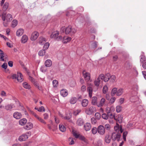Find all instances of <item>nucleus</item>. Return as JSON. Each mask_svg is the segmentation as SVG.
Wrapping results in <instances>:
<instances>
[{"mask_svg": "<svg viewBox=\"0 0 146 146\" xmlns=\"http://www.w3.org/2000/svg\"><path fill=\"white\" fill-rule=\"evenodd\" d=\"M59 34V33L58 31H56L53 32L52 33L50 36V38H54L56 40L58 41L61 40L62 39V37L61 36H58Z\"/></svg>", "mask_w": 146, "mask_h": 146, "instance_id": "obj_1", "label": "nucleus"}, {"mask_svg": "<svg viewBox=\"0 0 146 146\" xmlns=\"http://www.w3.org/2000/svg\"><path fill=\"white\" fill-rule=\"evenodd\" d=\"M8 60L7 56L2 50L0 49V61L6 62Z\"/></svg>", "mask_w": 146, "mask_h": 146, "instance_id": "obj_2", "label": "nucleus"}, {"mask_svg": "<svg viewBox=\"0 0 146 146\" xmlns=\"http://www.w3.org/2000/svg\"><path fill=\"white\" fill-rule=\"evenodd\" d=\"M121 136L120 133H118L117 132H113L112 133L111 135V138L113 141L117 140L119 141Z\"/></svg>", "mask_w": 146, "mask_h": 146, "instance_id": "obj_3", "label": "nucleus"}, {"mask_svg": "<svg viewBox=\"0 0 146 146\" xmlns=\"http://www.w3.org/2000/svg\"><path fill=\"white\" fill-rule=\"evenodd\" d=\"M5 14L3 13L2 15V18L3 21H5L6 19L7 21H10L13 19L12 15L10 14H8L5 17Z\"/></svg>", "mask_w": 146, "mask_h": 146, "instance_id": "obj_4", "label": "nucleus"}, {"mask_svg": "<svg viewBox=\"0 0 146 146\" xmlns=\"http://www.w3.org/2000/svg\"><path fill=\"white\" fill-rule=\"evenodd\" d=\"M96 110V109L94 107L91 106L86 110L85 112L87 114L90 115L95 111Z\"/></svg>", "mask_w": 146, "mask_h": 146, "instance_id": "obj_5", "label": "nucleus"}, {"mask_svg": "<svg viewBox=\"0 0 146 146\" xmlns=\"http://www.w3.org/2000/svg\"><path fill=\"white\" fill-rule=\"evenodd\" d=\"M98 132L100 135H103L105 133V129L102 125H100L98 127Z\"/></svg>", "mask_w": 146, "mask_h": 146, "instance_id": "obj_6", "label": "nucleus"}, {"mask_svg": "<svg viewBox=\"0 0 146 146\" xmlns=\"http://www.w3.org/2000/svg\"><path fill=\"white\" fill-rule=\"evenodd\" d=\"M83 74L84 78L86 81H88L90 80V75L89 73L86 72L85 70H84L83 72Z\"/></svg>", "mask_w": 146, "mask_h": 146, "instance_id": "obj_7", "label": "nucleus"}, {"mask_svg": "<svg viewBox=\"0 0 146 146\" xmlns=\"http://www.w3.org/2000/svg\"><path fill=\"white\" fill-rule=\"evenodd\" d=\"M38 35V33L36 31H35L32 34L31 39V40H35L37 38Z\"/></svg>", "mask_w": 146, "mask_h": 146, "instance_id": "obj_8", "label": "nucleus"}, {"mask_svg": "<svg viewBox=\"0 0 146 146\" xmlns=\"http://www.w3.org/2000/svg\"><path fill=\"white\" fill-rule=\"evenodd\" d=\"M28 138V135L25 134H23L20 136L19 138V140L21 141H24L27 139Z\"/></svg>", "mask_w": 146, "mask_h": 146, "instance_id": "obj_9", "label": "nucleus"}, {"mask_svg": "<svg viewBox=\"0 0 146 146\" xmlns=\"http://www.w3.org/2000/svg\"><path fill=\"white\" fill-rule=\"evenodd\" d=\"M17 80L18 82H21L23 81V76L21 73L19 72L17 73Z\"/></svg>", "mask_w": 146, "mask_h": 146, "instance_id": "obj_10", "label": "nucleus"}, {"mask_svg": "<svg viewBox=\"0 0 146 146\" xmlns=\"http://www.w3.org/2000/svg\"><path fill=\"white\" fill-rule=\"evenodd\" d=\"M61 95L63 97H66L68 95V91L66 89H62L60 91Z\"/></svg>", "mask_w": 146, "mask_h": 146, "instance_id": "obj_11", "label": "nucleus"}, {"mask_svg": "<svg viewBox=\"0 0 146 146\" xmlns=\"http://www.w3.org/2000/svg\"><path fill=\"white\" fill-rule=\"evenodd\" d=\"M33 127V124L31 123H28L27 125L24 127L25 129L27 130H30Z\"/></svg>", "mask_w": 146, "mask_h": 146, "instance_id": "obj_12", "label": "nucleus"}, {"mask_svg": "<svg viewBox=\"0 0 146 146\" xmlns=\"http://www.w3.org/2000/svg\"><path fill=\"white\" fill-rule=\"evenodd\" d=\"M46 41V39L42 37H40L38 39V43L40 45H43Z\"/></svg>", "mask_w": 146, "mask_h": 146, "instance_id": "obj_13", "label": "nucleus"}, {"mask_svg": "<svg viewBox=\"0 0 146 146\" xmlns=\"http://www.w3.org/2000/svg\"><path fill=\"white\" fill-rule=\"evenodd\" d=\"M60 115L63 119L67 120L70 119L72 117V114L71 113L67 114L65 116H63L62 114H60Z\"/></svg>", "mask_w": 146, "mask_h": 146, "instance_id": "obj_14", "label": "nucleus"}, {"mask_svg": "<svg viewBox=\"0 0 146 146\" xmlns=\"http://www.w3.org/2000/svg\"><path fill=\"white\" fill-rule=\"evenodd\" d=\"M13 116L15 118L17 119H20L22 116L21 113L17 112H15L13 113Z\"/></svg>", "mask_w": 146, "mask_h": 146, "instance_id": "obj_15", "label": "nucleus"}, {"mask_svg": "<svg viewBox=\"0 0 146 146\" xmlns=\"http://www.w3.org/2000/svg\"><path fill=\"white\" fill-rule=\"evenodd\" d=\"M15 107L14 105L12 104H7L5 106V109L7 111H11V109Z\"/></svg>", "mask_w": 146, "mask_h": 146, "instance_id": "obj_16", "label": "nucleus"}, {"mask_svg": "<svg viewBox=\"0 0 146 146\" xmlns=\"http://www.w3.org/2000/svg\"><path fill=\"white\" fill-rule=\"evenodd\" d=\"M52 62L50 59H47L45 62V65L47 67H50L52 65Z\"/></svg>", "mask_w": 146, "mask_h": 146, "instance_id": "obj_17", "label": "nucleus"}, {"mask_svg": "<svg viewBox=\"0 0 146 146\" xmlns=\"http://www.w3.org/2000/svg\"><path fill=\"white\" fill-rule=\"evenodd\" d=\"M71 40V38L69 36H65L63 37V42L64 43H66Z\"/></svg>", "mask_w": 146, "mask_h": 146, "instance_id": "obj_18", "label": "nucleus"}, {"mask_svg": "<svg viewBox=\"0 0 146 146\" xmlns=\"http://www.w3.org/2000/svg\"><path fill=\"white\" fill-rule=\"evenodd\" d=\"M84 127L86 131H88L91 129V124L89 123H87L84 125Z\"/></svg>", "mask_w": 146, "mask_h": 146, "instance_id": "obj_19", "label": "nucleus"}, {"mask_svg": "<svg viewBox=\"0 0 146 146\" xmlns=\"http://www.w3.org/2000/svg\"><path fill=\"white\" fill-rule=\"evenodd\" d=\"M28 39V36L26 35H23L21 38V42L23 43H25L27 42Z\"/></svg>", "mask_w": 146, "mask_h": 146, "instance_id": "obj_20", "label": "nucleus"}, {"mask_svg": "<svg viewBox=\"0 0 146 146\" xmlns=\"http://www.w3.org/2000/svg\"><path fill=\"white\" fill-rule=\"evenodd\" d=\"M27 120L25 118H23L19 121V124L21 125H24L27 122Z\"/></svg>", "mask_w": 146, "mask_h": 146, "instance_id": "obj_21", "label": "nucleus"}, {"mask_svg": "<svg viewBox=\"0 0 146 146\" xmlns=\"http://www.w3.org/2000/svg\"><path fill=\"white\" fill-rule=\"evenodd\" d=\"M107 114L108 116V118L109 117L110 119L114 118L115 120H117V119L116 118L115 115H113L110 111L108 112Z\"/></svg>", "mask_w": 146, "mask_h": 146, "instance_id": "obj_22", "label": "nucleus"}, {"mask_svg": "<svg viewBox=\"0 0 146 146\" xmlns=\"http://www.w3.org/2000/svg\"><path fill=\"white\" fill-rule=\"evenodd\" d=\"M84 122L83 120L81 118L78 119L76 121L77 124L78 125L80 126L84 124Z\"/></svg>", "mask_w": 146, "mask_h": 146, "instance_id": "obj_23", "label": "nucleus"}, {"mask_svg": "<svg viewBox=\"0 0 146 146\" xmlns=\"http://www.w3.org/2000/svg\"><path fill=\"white\" fill-rule=\"evenodd\" d=\"M24 30L23 29H18L16 32L17 36H21L23 33Z\"/></svg>", "mask_w": 146, "mask_h": 146, "instance_id": "obj_24", "label": "nucleus"}, {"mask_svg": "<svg viewBox=\"0 0 146 146\" xmlns=\"http://www.w3.org/2000/svg\"><path fill=\"white\" fill-rule=\"evenodd\" d=\"M106 100L104 98H102L100 101V103L98 104L97 106L98 107H101L104 104Z\"/></svg>", "mask_w": 146, "mask_h": 146, "instance_id": "obj_25", "label": "nucleus"}, {"mask_svg": "<svg viewBox=\"0 0 146 146\" xmlns=\"http://www.w3.org/2000/svg\"><path fill=\"white\" fill-rule=\"evenodd\" d=\"M88 103V101L87 99H84L82 102V105L83 107H86Z\"/></svg>", "mask_w": 146, "mask_h": 146, "instance_id": "obj_26", "label": "nucleus"}, {"mask_svg": "<svg viewBox=\"0 0 146 146\" xmlns=\"http://www.w3.org/2000/svg\"><path fill=\"white\" fill-rule=\"evenodd\" d=\"M47 67L45 65L41 66L40 69V71L43 73L46 72L47 70Z\"/></svg>", "mask_w": 146, "mask_h": 146, "instance_id": "obj_27", "label": "nucleus"}, {"mask_svg": "<svg viewBox=\"0 0 146 146\" xmlns=\"http://www.w3.org/2000/svg\"><path fill=\"white\" fill-rule=\"evenodd\" d=\"M87 91L89 93V96L91 98L92 96V88L90 87H89L87 88Z\"/></svg>", "mask_w": 146, "mask_h": 146, "instance_id": "obj_28", "label": "nucleus"}, {"mask_svg": "<svg viewBox=\"0 0 146 146\" xmlns=\"http://www.w3.org/2000/svg\"><path fill=\"white\" fill-rule=\"evenodd\" d=\"M59 129L62 132H64L65 131L66 128L62 124H60L59 125Z\"/></svg>", "mask_w": 146, "mask_h": 146, "instance_id": "obj_29", "label": "nucleus"}, {"mask_svg": "<svg viewBox=\"0 0 146 146\" xmlns=\"http://www.w3.org/2000/svg\"><path fill=\"white\" fill-rule=\"evenodd\" d=\"M97 98L96 97L94 96L92 98V103L94 105L97 104Z\"/></svg>", "mask_w": 146, "mask_h": 146, "instance_id": "obj_30", "label": "nucleus"}, {"mask_svg": "<svg viewBox=\"0 0 146 146\" xmlns=\"http://www.w3.org/2000/svg\"><path fill=\"white\" fill-rule=\"evenodd\" d=\"M23 85L24 87L27 89H29L31 88L30 85L26 82L23 83Z\"/></svg>", "mask_w": 146, "mask_h": 146, "instance_id": "obj_31", "label": "nucleus"}, {"mask_svg": "<svg viewBox=\"0 0 146 146\" xmlns=\"http://www.w3.org/2000/svg\"><path fill=\"white\" fill-rule=\"evenodd\" d=\"M123 92V90L122 88H120L117 91L116 95L117 96L121 95Z\"/></svg>", "mask_w": 146, "mask_h": 146, "instance_id": "obj_32", "label": "nucleus"}, {"mask_svg": "<svg viewBox=\"0 0 146 146\" xmlns=\"http://www.w3.org/2000/svg\"><path fill=\"white\" fill-rule=\"evenodd\" d=\"M75 14V12L72 10H69L68 13L66 14V15L67 16H69L71 15L72 16L73 15H74Z\"/></svg>", "mask_w": 146, "mask_h": 146, "instance_id": "obj_33", "label": "nucleus"}, {"mask_svg": "<svg viewBox=\"0 0 146 146\" xmlns=\"http://www.w3.org/2000/svg\"><path fill=\"white\" fill-rule=\"evenodd\" d=\"M110 74L109 73H107L104 75V81L105 82H108L110 79Z\"/></svg>", "mask_w": 146, "mask_h": 146, "instance_id": "obj_34", "label": "nucleus"}, {"mask_svg": "<svg viewBox=\"0 0 146 146\" xmlns=\"http://www.w3.org/2000/svg\"><path fill=\"white\" fill-rule=\"evenodd\" d=\"M71 26H69L65 29V33L66 34H68L71 32Z\"/></svg>", "mask_w": 146, "mask_h": 146, "instance_id": "obj_35", "label": "nucleus"}, {"mask_svg": "<svg viewBox=\"0 0 146 146\" xmlns=\"http://www.w3.org/2000/svg\"><path fill=\"white\" fill-rule=\"evenodd\" d=\"M30 113L31 114L33 115L34 116L36 119L38 120L40 117L38 115L35 113L33 111H30Z\"/></svg>", "mask_w": 146, "mask_h": 146, "instance_id": "obj_36", "label": "nucleus"}, {"mask_svg": "<svg viewBox=\"0 0 146 146\" xmlns=\"http://www.w3.org/2000/svg\"><path fill=\"white\" fill-rule=\"evenodd\" d=\"M111 138L110 136L109 135H106L105 138V141L107 143H109L111 141Z\"/></svg>", "mask_w": 146, "mask_h": 146, "instance_id": "obj_37", "label": "nucleus"}, {"mask_svg": "<svg viewBox=\"0 0 146 146\" xmlns=\"http://www.w3.org/2000/svg\"><path fill=\"white\" fill-rule=\"evenodd\" d=\"M9 4L8 3L6 2L3 5V10L4 11H5L7 10L9 7Z\"/></svg>", "mask_w": 146, "mask_h": 146, "instance_id": "obj_38", "label": "nucleus"}, {"mask_svg": "<svg viewBox=\"0 0 146 146\" xmlns=\"http://www.w3.org/2000/svg\"><path fill=\"white\" fill-rule=\"evenodd\" d=\"M138 99V97L137 96H132L130 98V101L131 102H135Z\"/></svg>", "mask_w": 146, "mask_h": 146, "instance_id": "obj_39", "label": "nucleus"}, {"mask_svg": "<svg viewBox=\"0 0 146 146\" xmlns=\"http://www.w3.org/2000/svg\"><path fill=\"white\" fill-rule=\"evenodd\" d=\"M77 99L76 97L72 98L70 100V102L72 104H74L76 102Z\"/></svg>", "mask_w": 146, "mask_h": 146, "instance_id": "obj_40", "label": "nucleus"}, {"mask_svg": "<svg viewBox=\"0 0 146 146\" xmlns=\"http://www.w3.org/2000/svg\"><path fill=\"white\" fill-rule=\"evenodd\" d=\"M46 51L44 49H42L39 51L38 53V55L40 56H42L45 54Z\"/></svg>", "mask_w": 146, "mask_h": 146, "instance_id": "obj_41", "label": "nucleus"}, {"mask_svg": "<svg viewBox=\"0 0 146 146\" xmlns=\"http://www.w3.org/2000/svg\"><path fill=\"white\" fill-rule=\"evenodd\" d=\"M117 88H113L112 90L111 94L112 96H114L115 94H116L117 92Z\"/></svg>", "mask_w": 146, "mask_h": 146, "instance_id": "obj_42", "label": "nucleus"}, {"mask_svg": "<svg viewBox=\"0 0 146 146\" xmlns=\"http://www.w3.org/2000/svg\"><path fill=\"white\" fill-rule=\"evenodd\" d=\"M115 77L114 75H110L109 80H110L111 82H114L115 81Z\"/></svg>", "mask_w": 146, "mask_h": 146, "instance_id": "obj_43", "label": "nucleus"}, {"mask_svg": "<svg viewBox=\"0 0 146 146\" xmlns=\"http://www.w3.org/2000/svg\"><path fill=\"white\" fill-rule=\"evenodd\" d=\"M100 81V80H99L97 78L94 81L95 85L97 87H98L99 85Z\"/></svg>", "mask_w": 146, "mask_h": 146, "instance_id": "obj_44", "label": "nucleus"}, {"mask_svg": "<svg viewBox=\"0 0 146 146\" xmlns=\"http://www.w3.org/2000/svg\"><path fill=\"white\" fill-rule=\"evenodd\" d=\"M52 84L54 87H56L58 85V82L56 80H54L52 81Z\"/></svg>", "mask_w": 146, "mask_h": 146, "instance_id": "obj_45", "label": "nucleus"}, {"mask_svg": "<svg viewBox=\"0 0 146 146\" xmlns=\"http://www.w3.org/2000/svg\"><path fill=\"white\" fill-rule=\"evenodd\" d=\"M102 141L101 140H98L96 143L95 145V146H102Z\"/></svg>", "mask_w": 146, "mask_h": 146, "instance_id": "obj_46", "label": "nucleus"}, {"mask_svg": "<svg viewBox=\"0 0 146 146\" xmlns=\"http://www.w3.org/2000/svg\"><path fill=\"white\" fill-rule=\"evenodd\" d=\"M17 24V21L16 20H14L12 22V26L13 27H15Z\"/></svg>", "mask_w": 146, "mask_h": 146, "instance_id": "obj_47", "label": "nucleus"}, {"mask_svg": "<svg viewBox=\"0 0 146 146\" xmlns=\"http://www.w3.org/2000/svg\"><path fill=\"white\" fill-rule=\"evenodd\" d=\"M145 61V56L142 54L141 56V59L140 61L142 63H143Z\"/></svg>", "mask_w": 146, "mask_h": 146, "instance_id": "obj_48", "label": "nucleus"}, {"mask_svg": "<svg viewBox=\"0 0 146 146\" xmlns=\"http://www.w3.org/2000/svg\"><path fill=\"white\" fill-rule=\"evenodd\" d=\"M92 133L93 134L95 135L98 132V128L96 127H93L92 130Z\"/></svg>", "mask_w": 146, "mask_h": 146, "instance_id": "obj_49", "label": "nucleus"}, {"mask_svg": "<svg viewBox=\"0 0 146 146\" xmlns=\"http://www.w3.org/2000/svg\"><path fill=\"white\" fill-rule=\"evenodd\" d=\"M108 90V88L107 86L106 85L104 86L103 87V90H102L103 93L104 94H105L107 92Z\"/></svg>", "mask_w": 146, "mask_h": 146, "instance_id": "obj_50", "label": "nucleus"}, {"mask_svg": "<svg viewBox=\"0 0 146 146\" xmlns=\"http://www.w3.org/2000/svg\"><path fill=\"white\" fill-rule=\"evenodd\" d=\"M95 117L97 119L99 120L101 117L100 114L99 113L97 112L95 114Z\"/></svg>", "mask_w": 146, "mask_h": 146, "instance_id": "obj_51", "label": "nucleus"}, {"mask_svg": "<svg viewBox=\"0 0 146 146\" xmlns=\"http://www.w3.org/2000/svg\"><path fill=\"white\" fill-rule=\"evenodd\" d=\"M122 110V107L120 106H117L116 107V111L118 112H120Z\"/></svg>", "mask_w": 146, "mask_h": 146, "instance_id": "obj_52", "label": "nucleus"}, {"mask_svg": "<svg viewBox=\"0 0 146 146\" xmlns=\"http://www.w3.org/2000/svg\"><path fill=\"white\" fill-rule=\"evenodd\" d=\"M81 111V109H78L74 111L73 114L75 115H77Z\"/></svg>", "mask_w": 146, "mask_h": 146, "instance_id": "obj_53", "label": "nucleus"}, {"mask_svg": "<svg viewBox=\"0 0 146 146\" xmlns=\"http://www.w3.org/2000/svg\"><path fill=\"white\" fill-rule=\"evenodd\" d=\"M127 134L128 132L127 131L124 132L123 133V139L124 141H126V137Z\"/></svg>", "mask_w": 146, "mask_h": 146, "instance_id": "obj_54", "label": "nucleus"}, {"mask_svg": "<svg viewBox=\"0 0 146 146\" xmlns=\"http://www.w3.org/2000/svg\"><path fill=\"white\" fill-rule=\"evenodd\" d=\"M133 90L135 91H137L138 90L139 86L137 84L134 85L133 87Z\"/></svg>", "mask_w": 146, "mask_h": 146, "instance_id": "obj_55", "label": "nucleus"}, {"mask_svg": "<svg viewBox=\"0 0 146 146\" xmlns=\"http://www.w3.org/2000/svg\"><path fill=\"white\" fill-rule=\"evenodd\" d=\"M49 43L47 42L45 43L43 47L44 49L45 50H46L49 47Z\"/></svg>", "mask_w": 146, "mask_h": 146, "instance_id": "obj_56", "label": "nucleus"}, {"mask_svg": "<svg viewBox=\"0 0 146 146\" xmlns=\"http://www.w3.org/2000/svg\"><path fill=\"white\" fill-rule=\"evenodd\" d=\"M78 138L84 141L86 143H87L86 141L87 140L86 139L85 137L84 136L80 135V136H79V137H78Z\"/></svg>", "mask_w": 146, "mask_h": 146, "instance_id": "obj_57", "label": "nucleus"}, {"mask_svg": "<svg viewBox=\"0 0 146 146\" xmlns=\"http://www.w3.org/2000/svg\"><path fill=\"white\" fill-rule=\"evenodd\" d=\"M69 141H70L69 144L71 145L74 144V141L73 138L71 137H70L69 139Z\"/></svg>", "mask_w": 146, "mask_h": 146, "instance_id": "obj_58", "label": "nucleus"}, {"mask_svg": "<svg viewBox=\"0 0 146 146\" xmlns=\"http://www.w3.org/2000/svg\"><path fill=\"white\" fill-rule=\"evenodd\" d=\"M102 117L105 119L107 120L108 119V114L107 115L106 113H103L102 114Z\"/></svg>", "mask_w": 146, "mask_h": 146, "instance_id": "obj_59", "label": "nucleus"}, {"mask_svg": "<svg viewBox=\"0 0 146 146\" xmlns=\"http://www.w3.org/2000/svg\"><path fill=\"white\" fill-rule=\"evenodd\" d=\"M38 120L41 123H43L44 124H46V123L45 121L41 117H40L39 119H38Z\"/></svg>", "mask_w": 146, "mask_h": 146, "instance_id": "obj_60", "label": "nucleus"}, {"mask_svg": "<svg viewBox=\"0 0 146 146\" xmlns=\"http://www.w3.org/2000/svg\"><path fill=\"white\" fill-rule=\"evenodd\" d=\"M98 78L99 80H104V75L103 74H101L98 77Z\"/></svg>", "mask_w": 146, "mask_h": 146, "instance_id": "obj_61", "label": "nucleus"}, {"mask_svg": "<svg viewBox=\"0 0 146 146\" xmlns=\"http://www.w3.org/2000/svg\"><path fill=\"white\" fill-rule=\"evenodd\" d=\"M73 134L76 138H78V137H79V136L80 135V134L77 133L76 132H73Z\"/></svg>", "mask_w": 146, "mask_h": 146, "instance_id": "obj_62", "label": "nucleus"}, {"mask_svg": "<svg viewBox=\"0 0 146 146\" xmlns=\"http://www.w3.org/2000/svg\"><path fill=\"white\" fill-rule=\"evenodd\" d=\"M38 111L40 112H44L45 111L44 108L43 106H41L39 108Z\"/></svg>", "mask_w": 146, "mask_h": 146, "instance_id": "obj_63", "label": "nucleus"}, {"mask_svg": "<svg viewBox=\"0 0 146 146\" xmlns=\"http://www.w3.org/2000/svg\"><path fill=\"white\" fill-rule=\"evenodd\" d=\"M92 123L93 124H95L97 122L96 120L94 117H92L91 119Z\"/></svg>", "mask_w": 146, "mask_h": 146, "instance_id": "obj_64", "label": "nucleus"}]
</instances>
